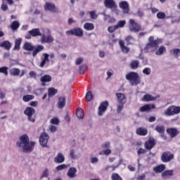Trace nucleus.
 Listing matches in <instances>:
<instances>
[{
  "mask_svg": "<svg viewBox=\"0 0 180 180\" xmlns=\"http://www.w3.org/2000/svg\"><path fill=\"white\" fill-rule=\"evenodd\" d=\"M172 175H174V170H165L162 173V178L165 179L167 176H172Z\"/></svg>",
  "mask_w": 180,
  "mask_h": 180,
  "instance_id": "c756f323",
  "label": "nucleus"
},
{
  "mask_svg": "<svg viewBox=\"0 0 180 180\" xmlns=\"http://www.w3.org/2000/svg\"><path fill=\"white\" fill-rule=\"evenodd\" d=\"M142 53H150V51H153V46H146L143 48H141Z\"/></svg>",
  "mask_w": 180,
  "mask_h": 180,
  "instance_id": "c9c22d12",
  "label": "nucleus"
},
{
  "mask_svg": "<svg viewBox=\"0 0 180 180\" xmlns=\"http://www.w3.org/2000/svg\"><path fill=\"white\" fill-rule=\"evenodd\" d=\"M33 46H24L23 49L27 50V51H32L34 50Z\"/></svg>",
  "mask_w": 180,
  "mask_h": 180,
  "instance_id": "13d9d810",
  "label": "nucleus"
},
{
  "mask_svg": "<svg viewBox=\"0 0 180 180\" xmlns=\"http://www.w3.org/2000/svg\"><path fill=\"white\" fill-rule=\"evenodd\" d=\"M94 99V94L91 91H87L86 94V102H91Z\"/></svg>",
  "mask_w": 180,
  "mask_h": 180,
  "instance_id": "58836bf2",
  "label": "nucleus"
},
{
  "mask_svg": "<svg viewBox=\"0 0 180 180\" xmlns=\"http://www.w3.org/2000/svg\"><path fill=\"white\" fill-rule=\"evenodd\" d=\"M104 5L108 9H117V5H116L115 0H105Z\"/></svg>",
  "mask_w": 180,
  "mask_h": 180,
  "instance_id": "2eb2a0df",
  "label": "nucleus"
},
{
  "mask_svg": "<svg viewBox=\"0 0 180 180\" xmlns=\"http://www.w3.org/2000/svg\"><path fill=\"white\" fill-rule=\"evenodd\" d=\"M70 157L72 158V160H75L77 158V156L75 155V151L74 149H71L70 152Z\"/></svg>",
  "mask_w": 180,
  "mask_h": 180,
  "instance_id": "603ef678",
  "label": "nucleus"
},
{
  "mask_svg": "<svg viewBox=\"0 0 180 180\" xmlns=\"http://www.w3.org/2000/svg\"><path fill=\"white\" fill-rule=\"evenodd\" d=\"M180 106L171 105L165 111V116H174V115H179Z\"/></svg>",
  "mask_w": 180,
  "mask_h": 180,
  "instance_id": "20e7f679",
  "label": "nucleus"
},
{
  "mask_svg": "<svg viewBox=\"0 0 180 180\" xmlns=\"http://www.w3.org/2000/svg\"><path fill=\"white\" fill-rule=\"evenodd\" d=\"M126 79L129 82V84L132 86L136 85H139L140 83V77L139 76V73L136 72H131L126 75Z\"/></svg>",
  "mask_w": 180,
  "mask_h": 180,
  "instance_id": "f03ea898",
  "label": "nucleus"
},
{
  "mask_svg": "<svg viewBox=\"0 0 180 180\" xmlns=\"http://www.w3.org/2000/svg\"><path fill=\"white\" fill-rule=\"evenodd\" d=\"M134 38H133L131 35H129L125 38V41L122 39H120L119 44L120 46H124L125 44L127 46H129L130 44H134Z\"/></svg>",
  "mask_w": 180,
  "mask_h": 180,
  "instance_id": "f8f14e48",
  "label": "nucleus"
},
{
  "mask_svg": "<svg viewBox=\"0 0 180 180\" xmlns=\"http://www.w3.org/2000/svg\"><path fill=\"white\" fill-rule=\"evenodd\" d=\"M167 49L165 46H160L156 52V56H162Z\"/></svg>",
  "mask_w": 180,
  "mask_h": 180,
  "instance_id": "ea45409f",
  "label": "nucleus"
},
{
  "mask_svg": "<svg viewBox=\"0 0 180 180\" xmlns=\"http://www.w3.org/2000/svg\"><path fill=\"white\" fill-rule=\"evenodd\" d=\"M58 92V91H57V89H54V88H50L48 90V95L49 96H54V95H56L57 93Z\"/></svg>",
  "mask_w": 180,
  "mask_h": 180,
  "instance_id": "4c0bfd02",
  "label": "nucleus"
},
{
  "mask_svg": "<svg viewBox=\"0 0 180 180\" xmlns=\"http://www.w3.org/2000/svg\"><path fill=\"white\" fill-rule=\"evenodd\" d=\"M129 29L130 32L137 33L141 30V25L136 22L134 19H129Z\"/></svg>",
  "mask_w": 180,
  "mask_h": 180,
  "instance_id": "39448f33",
  "label": "nucleus"
},
{
  "mask_svg": "<svg viewBox=\"0 0 180 180\" xmlns=\"http://www.w3.org/2000/svg\"><path fill=\"white\" fill-rule=\"evenodd\" d=\"M34 99V96L33 95H25L22 97V101L24 102H29L32 100Z\"/></svg>",
  "mask_w": 180,
  "mask_h": 180,
  "instance_id": "e433bc0d",
  "label": "nucleus"
},
{
  "mask_svg": "<svg viewBox=\"0 0 180 180\" xmlns=\"http://www.w3.org/2000/svg\"><path fill=\"white\" fill-rule=\"evenodd\" d=\"M116 96L118 99V102L119 103H126V96H124L123 94L122 93H117L116 94Z\"/></svg>",
  "mask_w": 180,
  "mask_h": 180,
  "instance_id": "a878e982",
  "label": "nucleus"
},
{
  "mask_svg": "<svg viewBox=\"0 0 180 180\" xmlns=\"http://www.w3.org/2000/svg\"><path fill=\"white\" fill-rule=\"evenodd\" d=\"M29 34H31L32 37H37V36H41V32H40V29L34 28L32 30L28 31Z\"/></svg>",
  "mask_w": 180,
  "mask_h": 180,
  "instance_id": "412c9836",
  "label": "nucleus"
},
{
  "mask_svg": "<svg viewBox=\"0 0 180 180\" xmlns=\"http://www.w3.org/2000/svg\"><path fill=\"white\" fill-rule=\"evenodd\" d=\"M180 53V49H175L170 50V54L172 56H174V57L178 58L179 57Z\"/></svg>",
  "mask_w": 180,
  "mask_h": 180,
  "instance_id": "72a5a7b5",
  "label": "nucleus"
},
{
  "mask_svg": "<svg viewBox=\"0 0 180 180\" xmlns=\"http://www.w3.org/2000/svg\"><path fill=\"white\" fill-rule=\"evenodd\" d=\"M90 18L91 19H96V18H98V15H96V13H95V11H91Z\"/></svg>",
  "mask_w": 180,
  "mask_h": 180,
  "instance_id": "680f3d73",
  "label": "nucleus"
},
{
  "mask_svg": "<svg viewBox=\"0 0 180 180\" xmlns=\"http://www.w3.org/2000/svg\"><path fill=\"white\" fill-rule=\"evenodd\" d=\"M146 153H147V150H146L145 149H143V148H139L137 150L138 155H141V154H146Z\"/></svg>",
  "mask_w": 180,
  "mask_h": 180,
  "instance_id": "bf43d9fd",
  "label": "nucleus"
},
{
  "mask_svg": "<svg viewBox=\"0 0 180 180\" xmlns=\"http://www.w3.org/2000/svg\"><path fill=\"white\" fill-rule=\"evenodd\" d=\"M119 6L120 9H122L124 15H127L129 12H130V7L129 5V2L127 1H122L119 3Z\"/></svg>",
  "mask_w": 180,
  "mask_h": 180,
  "instance_id": "1a4fd4ad",
  "label": "nucleus"
},
{
  "mask_svg": "<svg viewBox=\"0 0 180 180\" xmlns=\"http://www.w3.org/2000/svg\"><path fill=\"white\" fill-rule=\"evenodd\" d=\"M164 41V39L157 38L156 39L154 38V36H150L148 38V43L146 46H159V44H162Z\"/></svg>",
  "mask_w": 180,
  "mask_h": 180,
  "instance_id": "0eeeda50",
  "label": "nucleus"
},
{
  "mask_svg": "<svg viewBox=\"0 0 180 180\" xmlns=\"http://www.w3.org/2000/svg\"><path fill=\"white\" fill-rule=\"evenodd\" d=\"M77 168L75 167H70L67 173L68 176H69L70 179H74L77 176Z\"/></svg>",
  "mask_w": 180,
  "mask_h": 180,
  "instance_id": "aec40b11",
  "label": "nucleus"
},
{
  "mask_svg": "<svg viewBox=\"0 0 180 180\" xmlns=\"http://www.w3.org/2000/svg\"><path fill=\"white\" fill-rule=\"evenodd\" d=\"M172 160H174V154L169 151L164 152L161 155L162 162H169Z\"/></svg>",
  "mask_w": 180,
  "mask_h": 180,
  "instance_id": "6e6552de",
  "label": "nucleus"
},
{
  "mask_svg": "<svg viewBox=\"0 0 180 180\" xmlns=\"http://www.w3.org/2000/svg\"><path fill=\"white\" fill-rule=\"evenodd\" d=\"M158 98H160V96L154 97L153 95L146 94L143 96L142 101H143V102H151L153 101H156Z\"/></svg>",
  "mask_w": 180,
  "mask_h": 180,
  "instance_id": "6ab92c4d",
  "label": "nucleus"
},
{
  "mask_svg": "<svg viewBox=\"0 0 180 180\" xmlns=\"http://www.w3.org/2000/svg\"><path fill=\"white\" fill-rule=\"evenodd\" d=\"M151 109H155V105L154 104H146L139 108V112H148Z\"/></svg>",
  "mask_w": 180,
  "mask_h": 180,
  "instance_id": "a211bd4d",
  "label": "nucleus"
},
{
  "mask_svg": "<svg viewBox=\"0 0 180 180\" xmlns=\"http://www.w3.org/2000/svg\"><path fill=\"white\" fill-rule=\"evenodd\" d=\"M148 130L144 127H139L136 129V134L139 136H147Z\"/></svg>",
  "mask_w": 180,
  "mask_h": 180,
  "instance_id": "393cba45",
  "label": "nucleus"
},
{
  "mask_svg": "<svg viewBox=\"0 0 180 180\" xmlns=\"http://www.w3.org/2000/svg\"><path fill=\"white\" fill-rule=\"evenodd\" d=\"M36 143L29 140V136L27 134L22 135L19 137L16 142V146L18 150H21L23 153H32Z\"/></svg>",
  "mask_w": 180,
  "mask_h": 180,
  "instance_id": "f257e3e1",
  "label": "nucleus"
},
{
  "mask_svg": "<svg viewBox=\"0 0 180 180\" xmlns=\"http://www.w3.org/2000/svg\"><path fill=\"white\" fill-rule=\"evenodd\" d=\"M51 124L58 125V124L60 123V120H58V118L55 117V118L51 120Z\"/></svg>",
  "mask_w": 180,
  "mask_h": 180,
  "instance_id": "864d4df0",
  "label": "nucleus"
},
{
  "mask_svg": "<svg viewBox=\"0 0 180 180\" xmlns=\"http://www.w3.org/2000/svg\"><path fill=\"white\" fill-rule=\"evenodd\" d=\"M65 160V158L64 157V155L61 153H58L54 158V162H58V164H61V162H64Z\"/></svg>",
  "mask_w": 180,
  "mask_h": 180,
  "instance_id": "4be33fe9",
  "label": "nucleus"
},
{
  "mask_svg": "<svg viewBox=\"0 0 180 180\" xmlns=\"http://www.w3.org/2000/svg\"><path fill=\"white\" fill-rule=\"evenodd\" d=\"M49 134L47 133L44 132L41 134L39 137V143L42 147H47V142L49 141Z\"/></svg>",
  "mask_w": 180,
  "mask_h": 180,
  "instance_id": "9d476101",
  "label": "nucleus"
},
{
  "mask_svg": "<svg viewBox=\"0 0 180 180\" xmlns=\"http://www.w3.org/2000/svg\"><path fill=\"white\" fill-rule=\"evenodd\" d=\"M67 36H75L76 37H82L84 36V30L81 27H75L65 32Z\"/></svg>",
  "mask_w": 180,
  "mask_h": 180,
  "instance_id": "7ed1b4c3",
  "label": "nucleus"
},
{
  "mask_svg": "<svg viewBox=\"0 0 180 180\" xmlns=\"http://www.w3.org/2000/svg\"><path fill=\"white\" fill-rule=\"evenodd\" d=\"M139 65H140V62L139 60H133L131 63L130 67L132 70H136V68H139Z\"/></svg>",
  "mask_w": 180,
  "mask_h": 180,
  "instance_id": "f704fd0d",
  "label": "nucleus"
},
{
  "mask_svg": "<svg viewBox=\"0 0 180 180\" xmlns=\"http://www.w3.org/2000/svg\"><path fill=\"white\" fill-rule=\"evenodd\" d=\"M8 68L6 66L0 68V72L6 75V76L8 77Z\"/></svg>",
  "mask_w": 180,
  "mask_h": 180,
  "instance_id": "09e8293b",
  "label": "nucleus"
},
{
  "mask_svg": "<svg viewBox=\"0 0 180 180\" xmlns=\"http://www.w3.org/2000/svg\"><path fill=\"white\" fill-rule=\"evenodd\" d=\"M108 106H109V102L108 101H104L101 103L100 106L98 107V116H103V113L106 112Z\"/></svg>",
  "mask_w": 180,
  "mask_h": 180,
  "instance_id": "ddd939ff",
  "label": "nucleus"
},
{
  "mask_svg": "<svg viewBox=\"0 0 180 180\" xmlns=\"http://www.w3.org/2000/svg\"><path fill=\"white\" fill-rule=\"evenodd\" d=\"M34 113H36V110L32 107L27 108L24 111V114L27 116L29 122H32V123H34L35 122L34 117H33Z\"/></svg>",
  "mask_w": 180,
  "mask_h": 180,
  "instance_id": "423d86ee",
  "label": "nucleus"
},
{
  "mask_svg": "<svg viewBox=\"0 0 180 180\" xmlns=\"http://www.w3.org/2000/svg\"><path fill=\"white\" fill-rule=\"evenodd\" d=\"M143 74H146V75H150L151 74V69L149 68H146L143 70Z\"/></svg>",
  "mask_w": 180,
  "mask_h": 180,
  "instance_id": "5fc2aeb1",
  "label": "nucleus"
},
{
  "mask_svg": "<svg viewBox=\"0 0 180 180\" xmlns=\"http://www.w3.org/2000/svg\"><path fill=\"white\" fill-rule=\"evenodd\" d=\"M112 180H123L120 176L117 173H113L111 176Z\"/></svg>",
  "mask_w": 180,
  "mask_h": 180,
  "instance_id": "37998d69",
  "label": "nucleus"
},
{
  "mask_svg": "<svg viewBox=\"0 0 180 180\" xmlns=\"http://www.w3.org/2000/svg\"><path fill=\"white\" fill-rule=\"evenodd\" d=\"M35 95L40 96L44 94V89H37L34 91Z\"/></svg>",
  "mask_w": 180,
  "mask_h": 180,
  "instance_id": "c03bdc74",
  "label": "nucleus"
},
{
  "mask_svg": "<svg viewBox=\"0 0 180 180\" xmlns=\"http://www.w3.org/2000/svg\"><path fill=\"white\" fill-rule=\"evenodd\" d=\"M1 11H8V4L3 3L1 4Z\"/></svg>",
  "mask_w": 180,
  "mask_h": 180,
  "instance_id": "69168bd1",
  "label": "nucleus"
},
{
  "mask_svg": "<svg viewBox=\"0 0 180 180\" xmlns=\"http://www.w3.org/2000/svg\"><path fill=\"white\" fill-rule=\"evenodd\" d=\"M155 144H157V141L154 139V138L150 137L149 139L145 143V148L146 150H151L152 148H154L155 146Z\"/></svg>",
  "mask_w": 180,
  "mask_h": 180,
  "instance_id": "9b49d317",
  "label": "nucleus"
},
{
  "mask_svg": "<svg viewBox=\"0 0 180 180\" xmlns=\"http://www.w3.org/2000/svg\"><path fill=\"white\" fill-rule=\"evenodd\" d=\"M44 59L42 60L41 63H40V67L43 68L44 65H46V63H49L50 60L49 59V57H50V55L48 53H44Z\"/></svg>",
  "mask_w": 180,
  "mask_h": 180,
  "instance_id": "cd10ccee",
  "label": "nucleus"
},
{
  "mask_svg": "<svg viewBox=\"0 0 180 180\" xmlns=\"http://www.w3.org/2000/svg\"><path fill=\"white\" fill-rule=\"evenodd\" d=\"M158 19H165L167 18V15L164 12H158L157 13Z\"/></svg>",
  "mask_w": 180,
  "mask_h": 180,
  "instance_id": "49530a36",
  "label": "nucleus"
},
{
  "mask_svg": "<svg viewBox=\"0 0 180 180\" xmlns=\"http://www.w3.org/2000/svg\"><path fill=\"white\" fill-rule=\"evenodd\" d=\"M0 46H11V42L9 41H4L0 43Z\"/></svg>",
  "mask_w": 180,
  "mask_h": 180,
  "instance_id": "774afa93",
  "label": "nucleus"
},
{
  "mask_svg": "<svg viewBox=\"0 0 180 180\" xmlns=\"http://www.w3.org/2000/svg\"><path fill=\"white\" fill-rule=\"evenodd\" d=\"M20 26V23H19L18 20L13 21V22L11 24V28L13 31L18 30Z\"/></svg>",
  "mask_w": 180,
  "mask_h": 180,
  "instance_id": "7c9ffc66",
  "label": "nucleus"
},
{
  "mask_svg": "<svg viewBox=\"0 0 180 180\" xmlns=\"http://www.w3.org/2000/svg\"><path fill=\"white\" fill-rule=\"evenodd\" d=\"M125 25H126V20H123L118 21L117 24L115 25L117 26V29H119V27H124Z\"/></svg>",
  "mask_w": 180,
  "mask_h": 180,
  "instance_id": "a18cd8bd",
  "label": "nucleus"
},
{
  "mask_svg": "<svg viewBox=\"0 0 180 180\" xmlns=\"http://www.w3.org/2000/svg\"><path fill=\"white\" fill-rule=\"evenodd\" d=\"M124 106V103H119L117 107V113H120L123 110V108Z\"/></svg>",
  "mask_w": 180,
  "mask_h": 180,
  "instance_id": "8fccbe9b",
  "label": "nucleus"
},
{
  "mask_svg": "<svg viewBox=\"0 0 180 180\" xmlns=\"http://www.w3.org/2000/svg\"><path fill=\"white\" fill-rule=\"evenodd\" d=\"M102 148H110V142H106L102 145Z\"/></svg>",
  "mask_w": 180,
  "mask_h": 180,
  "instance_id": "338daca9",
  "label": "nucleus"
},
{
  "mask_svg": "<svg viewBox=\"0 0 180 180\" xmlns=\"http://www.w3.org/2000/svg\"><path fill=\"white\" fill-rule=\"evenodd\" d=\"M84 29L87 31L94 30V29H95V25H94V23L86 22L84 25Z\"/></svg>",
  "mask_w": 180,
  "mask_h": 180,
  "instance_id": "c85d7f7f",
  "label": "nucleus"
},
{
  "mask_svg": "<svg viewBox=\"0 0 180 180\" xmlns=\"http://www.w3.org/2000/svg\"><path fill=\"white\" fill-rule=\"evenodd\" d=\"M49 130L51 133H56V131H57V127L54 125H51L49 127Z\"/></svg>",
  "mask_w": 180,
  "mask_h": 180,
  "instance_id": "052dcab7",
  "label": "nucleus"
},
{
  "mask_svg": "<svg viewBox=\"0 0 180 180\" xmlns=\"http://www.w3.org/2000/svg\"><path fill=\"white\" fill-rule=\"evenodd\" d=\"M41 36V43H46L47 44H50L54 41V38L53 36H51V34L46 35L44 34Z\"/></svg>",
  "mask_w": 180,
  "mask_h": 180,
  "instance_id": "4468645a",
  "label": "nucleus"
},
{
  "mask_svg": "<svg viewBox=\"0 0 180 180\" xmlns=\"http://www.w3.org/2000/svg\"><path fill=\"white\" fill-rule=\"evenodd\" d=\"M44 8L45 11H49V12H57V7H56V5L54 4L46 3L44 6Z\"/></svg>",
  "mask_w": 180,
  "mask_h": 180,
  "instance_id": "dca6fc26",
  "label": "nucleus"
},
{
  "mask_svg": "<svg viewBox=\"0 0 180 180\" xmlns=\"http://www.w3.org/2000/svg\"><path fill=\"white\" fill-rule=\"evenodd\" d=\"M153 171H154V172H155V174H160V173L162 172L163 171H165V165H160L154 167Z\"/></svg>",
  "mask_w": 180,
  "mask_h": 180,
  "instance_id": "bb28decb",
  "label": "nucleus"
},
{
  "mask_svg": "<svg viewBox=\"0 0 180 180\" xmlns=\"http://www.w3.org/2000/svg\"><path fill=\"white\" fill-rule=\"evenodd\" d=\"M65 168H67V166L65 164L56 167L57 171H63V169H65Z\"/></svg>",
  "mask_w": 180,
  "mask_h": 180,
  "instance_id": "6e6d98bb",
  "label": "nucleus"
},
{
  "mask_svg": "<svg viewBox=\"0 0 180 180\" xmlns=\"http://www.w3.org/2000/svg\"><path fill=\"white\" fill-rule=\"evenodd\" d=\"M67 101L65 100V96H62L58 98V109H63L65 106Z\"/></svg>",
  "mask_w": 180,
  "mask_h": 180,
  "instance_id": "f3484780",
  "label": "nucleus"
},
{
  "mask_svg": "<svg viewBox=\"0 0 180 180\" xmlns=\"http://www.w3.org/2000/svg\"><path fill=\"white\" fill-rule=\"evenodd\" d=\"M43 46H38L37 48L35 49V50L33 51L32 53V56L33 57H36V56L37 55L38 53H40V51H41V50H43Z\"/></svg>",
  "mask_w": 180,
  "mask_h": 180,
  "instance_id": "79ce46f5",
  "label": "nucleus"
},
{
  "mask_svg": "<svg viewBox=\"0 0 180 180\" xmlns=\"http://www.w3.org/2000/svg\"><path fill=\"white\" fill-rule=\"evenodd\" d=\"M117 26L115 25H112V26H109L108 27V31L109 32V33H115V32H116V30H117Z\"/></svg>",
  "mask_w": 180,
  "mask_h": 180,
  "instance_id": "a19ab883",
  "label": "nucleus"
},
{
  "mask_svg": "<svg viewBox=\"0 0 180 180\" xmlns=\"http://www.w3.org/2000/svg\"><path fill=\"white\" fill-rule=\"evenodd\" d=\"M11 75H13L14 77H18L20 74V70L18 68H14L10 70Z\"/></svg>",
  "mask_w": 180,
  "mask_h": 180,
  "instance_id": "2f4dec72",
  "label": "nucleus"
},
{
  "mask_svg": "<svg viewBox=\"0 0 180 180\" xmlns=\"http://www.w3.org/2000/svg\"><path fill=\"white\" fill-rule=\"evenodd\" d=\"M155 130H156V131H158V133H160V134H162L164 133H165V126L164 125H158Z\"/></svg>",
  "mask_w": 180,
  "mask_h": 180,
  "instance_id": "473e14b6",
  "label": "nucleus"
},
{
  "mask_svg": "<svg viewBox=\"0 0 180 180\" xmlns=\"http://www.w3.org/2000/svg\"><path fill=\"white\" fill-rule=\"evenodd\" d=\"M99 161V159H98V158L96 157H91L90 158V162L91 164H96V162H98Z\"/></svg>",
  "mask_w": 180,
  "mask_h": 180,
  "instance_id": "4d7b16f0",
  "label": "nucleus"
},
{
  "mask_svg": "<svg viewBox=\"0 0 180 180\" xmlns=\"http://www.w3.org/2000/svg\"><path fill=\"white\" fill-rule=\"evenodd\" d=\"M47 176H49V169H46L41 176V178H47Z\"/></svg>",
  "mask_w": 180,
  "mask_h": 180,
  "instance_id": "0e129e2a",
  "label": "nucleus"
},
{
  "mask_svg": "<svg viewBox=\"0 0 180 180\" xmlns=\"http://www.w3.org/2000/svg\"><path fill=\"white\" fill-rule=\"evenodd\" d=\"M120 49L123 53H127L130 51V48L127 47V46H121Z\"/></svg>",
  "mask_w": 180,
  "mask_h": 180,
  "instance_id": "3c124183",
  "label": "nucleus"
},
{
  "mask_svg": "<svg viewBox=\"0 0 180 180\" xmlns=\"http://www.w3.org/2000/svg\"><path fill=\"white\" fill-rule=\"evenodd\" d=\"M22 44V38H18L15 41V46H20Z\"/></svg>",
  "mask_w": 180,
  "mask_h": 180,
  "instance_id": "e2e57ef3",
  "label": "nucleus"
},
{
  "mask_svg": "<svg viewBox=\"0 0 180 180\" xmlns=\"http://www.w3.org/2000/svg\"><path fill=\"white\" fill-rule=\"evenodd\" d=\"M167 133H168L170 135V137L174 138L176 136H178L179 132L176 128H168L167 129Z\"/></svg>",
  "mask_w": 180,
  "mask_h": 180,
  "instance_id": "5701e85b",
  "label": "nucleus"
},
{
  "mask_svg": "<svg viewBox=\"0 0 180 180\" xmlns=\"http://www.w3.org/2000/svg\"><path fill=\"white\" fill-rule=\"evenodd\" d=\"M76 115L78 119H82L84 117V112H82V110H77Z\"/></svg>",
  "mask_w": 180,
  "mask_h": 180,
  "instance_id": "de8ad7c7",
  "label": "nucleus"
},
{
  "mask_svg": "<svg viewBox=\"0 0 180 180\" xmlns=\"http://www.w3.org/2000/svg\"><path fill=\"white\" fill-rule=\"evenodd\" d=\"M40 81H41V82H42L41 85L43 86H44V85H46V84H44L45 82H51V76H50L49 75H45L41 77Z\"/></svg>",
  "mask_w": 180,
  "mask_h": 180,
  "instance_id": "b1692460",
  "label": "nucleus"
}]
</instances>
